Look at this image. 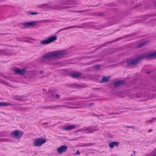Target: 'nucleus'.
<instances>
[{
	"mask_svg": "<svg viewBox=\"0 0 156 156\" xmlns=\"http://www.w3.org/2000/svg\"><path fill=\"white\" fill-rule=\"evenodd\" d=\"M156 57V51L153 53L142 55L136 59H129L127 60V63L129 65H136L139 63L143 59L146 58L148 59H151Z\"/></svg>",
	"mask_w": 156,
	"mask_h": 156,
	"instance_id": "f257e3e1",
	"label": "nucleus"
},
{
	"mask_svg": "<svg viewBox=\"0 0 156 156\" xmlns=\"http://www.w3.org/2000/svg\"><path fill=\"white\" fill-rule=\"evenodd\" d=\"M66 50L56 51L54 52H50L45 54L43 55V58L47 59L60 58L63 55L67 54Z\"/></svg>",
	"mask_w": 156,
	"mask_h": 156,
	"instance_id": "f03ea898",
	"label": "nucleus"
},
{
	"mask_svg": "<svg viewBox=\"0 0 156 156\" xmlns=\"http://www.w3.org/2000/svg\"><path fill=\"white\" fill-rule=\"evenodd\" d=\"M68 0H62L58 2V4L56 5H52L48 6L49 9L54 10H59L67 9L68 7Z\"/></svg>",
	"mask_w": 156,
	"mask_h": 156,
	"instance_id": "7ed1b4c3",
	"label": "nucleus"
},
{
	"mask_svg": "<svg viewBox=\"0 0 156 156\" xmlns=\"http://www.w3.org/2000/svg\"><path fill=\"white\" fill-rule=\"evenodd\" d=\"M57 39V37L55 36H51L47 39L43 40L40 41L41 44L43 45L47 44L50 43Z\"/></svg>",
	"mask_w": 156,
	"mask_h": 156,
	"instance_id": "20e7f679",
	"label": "nucleus"
},
{
	"mask_svg": "<svg viewBox=\"0 0 156 156\" xmlns=\"http://www.w3.org/2000/svg\"><path fill=\"white\" fill-rule=\"evenodd\" d=\"M46 142V140L44 138H37L34 140L33 145L34 146L40 147Z\"/></svg>",
	"mask_w": 156,
	"mask_h": 156,
	"instance_id": "39448f33",
	"label": "nucleus"
},
{
	"mask_svg": "<svg viewBox=\"0 0 156 156\" xmlns=\"http://www.w3.org/2000/svg\"><path fill=\"white\" fill-rule=\"evenodd\" d=\"M37 23V22H28L24 23L23 24V26L21 27L22 29L28 28L30 27L35 26Z\"/></svg>",
	"mask_w": 156,
	"mask_h": 156,
	"instance_id": "423d86ee",
	"label": "nucleus"
},
{
	"mask_svg": "<svg viewBox=\"0 0 156 156\" xmlns=\"http://www.w3.org/2000/svg\"><path fill=\"white\" fill-rule=\"evenodd\" d=\"M68 147L67 146L63 145L58 147L57 149V152L59 154H62L65 152L67 150Z\"/></svg>",
	"mask_w": 156,
	"mask_h": 156,
	"instance_id": "0eeeda50",
	"label": "nucleus"
},
{
	"mask_svg": "<svg viewBox=\"0 0 156 156\" xmlns=\"http://www.w3.org/2000/svg\"><path fill=\"white\" fill-rule=\"evenodd\" d=\"M82 131H85L86 133H91L94 131H96L97 129L94 127H88L87 128H84L82 129Z\"/></svg>",
	"mask_w": 156,
	"mask_h": 156,
	"instance_id": "6e6552de",
	"label": "nucleus"
},
{
	"mask_svg": "<svg viewBox=\"0 0 156 156\" xmlns=\"http://www.w3.org/2000/svg\"><path fill=\"white\" fill-rule=\"evenodd\" d=\"M11 134L13 135L16 138L19 139L20 137L23 135V133L21 132L19 133L17 130L14 131L12 132Z\"/></svg>",
	"mask_w": 156,
	"mask_h": 156,
	"instance_id": "1a4fd4ad",
	"label": "nucleus"
},
{
	"mask_svg": "<svg viewBox=\"0 0 156 156\" xmlns=\"http://www.w3.org/2000/svg\"><path fill=\"white\" fill-rule=\"evenodd\" d=\"M15 72L18 74L24 75L25 73V70L24 69H16L15 70Z\"/></svg>",
	"mask_w": 156,
	"mask_h": 156,
	"instance_id": "9d476101",
	"label": "nucleus"
},
{
	"mask_svg": "<svg viewBox=\"0 0 156 156\" xmlns=\"http://www.w3.org/2000/svg\"><path fill=\"white\" fill-rule=\"evenodd\" d=\"M125 81L124 80H119L113 83L114 86L115 87H118L120 85L124 83Z\"/></svg>",
	"mask_w": 156,
	"mask_h": 156,
	"instance_id": "9b49d317",
	"label": "nucleus"
},
{
	"mask_svg": "<svg viewBox=\"0 0 156 156\" xmlns=\"http://www.w3.org/2000/svg\"><path fill=\"white\" fill-rule=\"evenodd\" d=\"M119 144V143L118 142H112L109 143V146L111 148H112L115 146L117 147Z\"/></svg>",
	"mask_w": 156,
	"mask_h": 156,
	"instance_id": "f8f14e48",
	"label": "nucleus"
},
{
	"mask_svg": "<svg viewBox=\"0 0 156 156\" xmlns=\"http://www.w3.org/2000/svg\"><path fill=\"white\" fill-rule=\"evenodd\" d=\"M81 73H72L70 75L73 78H77L81 75Z\"/></svg>",
	"mask_w": 156,
	"mask_h": 156,
	"instance_id": "ddd939ff",
	"label": "nucleus"
},
{
	"mask_svg": "<svg viewBox=\"0 0 156 156\" xmlns=\"http://www.w3.org/2000/svg\"><path fill=\"white\" fill-rule=\"evenodd\" d=\"M69 87L78 88L80 87H83L82 85L77 84L75 83H73L69 84Z\"/></svg>",
	"mask_w": 156,
	"mask_h": 156,
	"instance_id": "4468645a",
	"label": "nucleus"
},
{
	"mask_svg": "<svg viewBox=\"0 0 156 156\" xmlns=\"http://www.w3.org/2000/svg\"><path fill=\"white\" fill-rule=\"evenodd\" d=\"M110 78L109 77L103 76L102 80L101 81V83H106L109 81Z\"/></svg>",
	"mask_w": 156,
	"mask_h": 156,
	"instance_id": "2eb2a0df",
	"label": "nucleus"
},
{
	"mask_svg": "<svg viewBox=\"0 0 156 156\" xmlns=\"http://www.w3.org/2000/svg\"><path fill=\"white\" fill-rule=\"evenodd\" d=\"M15 99L16 100L21 101H23L25 100L24 97L17 95L15 96Z\"/></svg>",
	"mask_w": 156,
	"mask_h": 156,
	"instance_id": "dca6fc26",
	"label": "nucleus"
},
{
	"mask_svg": "<svg viewBox=\"0 0 156 156\" xmlns=\"http://www.w3.org/2000/svg\"><path fill=\"white\" fill-rule=\"evenodd\" d=\"M0 53H1L2 55H9L7 51L5 50H0Z\"/></svg>",
	"mask_w": 156,
	"mask_h": 156,
	"instance_id": "f3484780",
	"label": "nucleus"
},
{
	"mask_svg": "<svg viewBox=\"0 0 156 156\" xmlns=\"http://www.w3.org/2000/svg\"><path fill=\"white\" fill-rule=\"evenodd\" d=\"M147 43L146 42H144L139 44L137 46V47L139 48H141L144 46Z\"/></svg>",
	"mask_w": 156,
	"mask_h": 156,
	"instance_id": "a211bd4d",
	"label": "nucleus"
},
{
	"mask_svg": "<svg viewBox=\"0 0 156 156\" xmlns=\"http://www.w3.org/2000/svg\"><path fill=\"white\" fill-rule=\"evenodd\" d=\"M59 106L58 105H57L54 106H48L45 107H44V108L46 109H53L54 107H57Z\"/></svg>",
	"mask_w": 156,
	"mask_h": 156,
	"instance_id": "6ab92c4d",
	"label": "nucleus"
},
{
	"mask_svg": "<svg viewBox=\"0 0 156 156\" xmlns=\"http://www.w3.org/2000/svg\"><path fill=\"white\" fill-rule=\"evenodd\" d=\"M78 126V125H77L69 126V130L72 129H76Z\"/></svg>",
	"mask_w": 156,
	"mask_h": 156,
	"instance_id": "aec40b11",
	"label": "nucleus"
},
{
	"mask_svg": "<svg viewBox=\"0 0 156 156\" xmlns=\"http://www.w3.org/2000/svg\"><path fill=\"white\" fill-rule=\"evenodd\" d=\"M48 6V4H44L38 5V7L40 8L44 9Z\"/></svg>",
	"mask_w": 156,
	"mask_h": 156,
	"instance_id": "412c9836",
	"label": "nucleus"
},
{
	"mask_svg": "<svg viewBox=\"0 0 156 156\" xmlns=\"http://www.w3.org/2000/svg\"><path fill=\"white\" fill-rule=\"evenodd\" d=\"M11 105V104L8 103L0 102V106H6Z\"/></svg>",
	"mask_w": 156,
	"mask_h": 156,
	"instance_id": "4be33fe9",
	"label": "nucleus"
},
{
	"mask_svg": "<svg viewBox=\"0 0 156 156\" xmlns=\"http://www.w3.org/2000/svg\"><path fill=\"white\" fill-rule=\"evenodd\" d=\"M28 13L31 14L32 15H34L38 14V13L37 12H28Z\"/></svg>",
	"mask_w": 156,
	"mask_h": 156,
	"instance_id": "5701e85b",
	"label": "nucleus"
},
{
	"mask_svg": "<svg viewBox=\"0 0 156 156\" xmlns=\"http://www.w3.org/2000/svg\"><path fill=\"white\" fill-rule=\"evenodd\" d=\"M88 11V10H79L77 11L76 12H78V13H83V12H87Z\"/></svg>",
	"mask_w": 156,
	"mask_h": 156,
	"instance_id": "b1692460",
	"label": "nucleus"
},
{
	"mask_svg": "<svg viewBox=\"0 0 156 156\" xmlns=\"http://www.w3.org/2000/svg\"><path fill=\"white\" fill-rule=\"evenodd\" d=\"M145 90H143L142 91V94H141L140 96L142 97H144L145 96Z\"/></svg>",
	"mask_w": 156,
	"mask_h": 156,
	"instance_id": "393cba45",
	"label": "nucleus"
},
{
	"mask_svg": "<svg viewBox=\"0 0 156 156\" xmlns=\"http://www.w3.org/2000/svg\"><path fill=\"white\" fill-rule=\"evenodd\" d=\"M7 140L6 139L3 138V139H0V142H2L7 141Z\"/></svg>",
	"mask_w": 156,
	"mask_h": 156,
	"instance_id": "a878e982",
	"label": "nucleus"
},
{
	"mask_svg": "<svg viewBox=\"0 0 156 156\" xmlns=\"http://www.w3.org/2000/svg\"><path fill=\"white\" fill-rule=\"evenodd\" d=\"M93 144L92 143H90L85 144V146H92Z\"/></svg>",
	"mask_w": 156,
	"mask_h": 156,
	"instance_id": "bb28decb",
	"label": "nucleus"
},
{
	"mask_svg": "<svg viewBox=\"0 0 156 156\" xmlns=\"http://www.w3.org/2000/svg\"><path fill=\"white\" fill-rule=\"evenodd\" d=\"M79 27V28H80V27H77L76 26H70V27H69V28H75V27Z\"/></svg>",
	"mask_w": 156,
	"mask_h": 156,
	"instance_id": "cd10ccee",
	"label": "nucleus"
},
{
	"mask_svg": "<svg viewBox=\"0 0 156 156\" xmlns=\"http://www.w3.org/2000/svg\"><path fill=\"white\" fill-rule=\"evenodd\" d=\"M126 127L128 128H130L131 129H135V128L133 126H126Z\"/></svg>",
	"mask_w": 156,
	"mask_h": 156,
	"instance_id": "c85d7f7f",
	"label": "nucleus"
},
{
	"mask_svg": "<svg viewBox=\"0 0 156 156\" xmlns=\"http://www.w3.org/2000/svg\"><path fill=\"white\" fill-rule=\"evenodd\" d=\"M104 14L103 13L101 12H100L98 13V14L97 15V16H102Z\"/></svg>",
	"mask_w": 156,
	"mask_h": 156,
	"instance_id": "c756f323",
	"label": "nucleus"
},
{
	"mask_svg": "<svg viewBox=\"0 0 156 156\" xmlns=\"http://www.w3.org/2000/svg\"><path fill=\"white\" fill-rule=\"evenodd\" d=\"M0 82H1V83H2L3 84H5V82L2 80H0Z\"/></svg>",
	"mask_w": 156,
	"mask_h": 156,
	"instance_id": "7c9ffc66",
	"label": "nucleus"
},
{
	"mask_svg": "<svg viewBox=\"0 0 156 156\" xmlns=\"http://www.w3.org/2000/svg\"><path fill=\"white\" fill-rule=\"evenodd\" d=\"M80 153L79 151H77L75 153V154H80Z\"/></svg>",
	"mask_w": 156,
	"mask_h": 156,
	"instance_id": "2f4dec72",
	"label": "nucleus"
},
{
	"mask_svg": "<svg viewBox=\"0 0 156 156\" xmlns=\"http://www.w3.org/2000/svg\"><path fill=\"white\" fill-rule=\"evenodd\" d=\"M56 98H59L60 97L59 95L58 94H57L56 95Z\"/></svg>",
	"mask_w": 156,
	"mask_h": 156,
	"instance_id": "473e14b6",
	"label": "nucleus"
},
{
	"mask_svg": "<svg viewBox=\"0 0 156 156\" xmlns=\"http://www.w3.org/2000/svg\"><path fill=\"white\" fill-rule=\"evenodd\" d=\"M47 124H48V123H47V122H45V123H43L42 124V125H47Z\"/></svg>",
	"mask_w": 156,
	"mask_h": 156,
	"instance_id": "72a5a7b5",
	"label": "nucleus"
},
{
	"mask_svg": "<svg viewBox=\"0 0 156 156\" xmlns=\"http://www.w3.org/2000/svg\"><path fill=\"white\" fill-rule=\"evenodd\" d=\"M95 67H96L97 69H98L99 68L100 66L99 65L95 66Z\"/></svg>",
	"mask_w": 156,
	"mask_h": 156,
	"instance_id": "f704fd0d",
	"label": "nucleus"
},
{
	"mask_svg": "<svg viewBox=\"0 0 156 156\" xmlns=\"http://www.w3.org/2000/svg\"><path fill=\"white\" fill-rule=\"evenodd\" d=\"M93 105V103H90L89 104V105L90 106H92Z\"/></svg>",
	"mask_w": 156,
	"mask_h": 156,
	"instance_id": "c9c22d12",
	"label": "nucleus"
},
{
	"mask_svg": "<svg viewBox=\"0 0 156 156\" xmlns=\"http://www.w3.org/2000/svg\"><path fill=\"white\" fill-rule=\"evenodd\" d=\"M153 119H152V118L150 120H149L148 122H152L153 121Z\"/></svg>",
	"mask_w": 156,
	"mask_h": 156,
	"instance_id": "e433bc0d",
	"label": "nucleus"
},
{
	"mask_svg": "<svg viewBox=\"0 0 156 156\" xmlns=\"http://www.w3.org/2000/svg\"><path fill=\"white\" fill-rule=\"evenodd\" d=\"M64 129L66 130H68V126H67L64 128Z\"/></svg>",
	"mask_w": 156,
	"mask_h": 156,
	"instance_id": "4c0bfd02",
	"label": "nucleus"
},
{
	"mask_svg": "<svg viewBox=\"0 0 156 156\" xmlns=\"http://www.w3.org/2000/svg\"><path fill=\"white\" fill-rule=\"evenodd\" d=\"M68 29V28H64V29H61V30H59V31H61V30H66V29Z\"/></svg>",
	"mask_w": 156,
	"mask_h": 156,
	"instance_id": "58836bf2",
	"label": "nucleus"
},
{
	"mask_svg": "<svg viewBox=\"0 0 156 156\" xmlns=\"http://www.w3.org/2000/svg\"><path fill=\"white\" fill-rule=\"evenodd\" d=\"M152 131V129H150V130H149L148 131V133H149V132H151Z\"/></svg>",
	"mask_w": 156,
	"mask_h": 156,
	"instance_id": "ea45409f",
	"label": "nucleus"
},
{
	"mask_svg": "<svg viewBox=\"0 0 156 156\" xmlns=\"http://www.w3.org/2000/svg\"><path fill=\"white\" fill-rule=\"evenodd\" d=\"M152 118L153 120H156V118Z\"/></svg>",
	"mask_w": 156,
	"mask_h": 156,
	"instance_id": "a19ab883",
	"label": "nucleus"
},
{
	"mask_svg": "<svg viewBox=\"0 0 156 156\" xmlns=\"http://www.w3.org/2000/svg\"><path fill=\"white\" fill-rule=\"evenodd\" d=\"M79 131V130H76V131H74V132L75 133H77L78 131Z\"/></svg>",
	"mask_w": 156,
	"mask_h": 156,
	"instance_id": "79ce46f5",
	"label": "nucleus"
},
{
	"mask_svg": "<svg viewBox=\"0 0 156 156\" xmlns=\"http://www.w3.org/2000/svg\"><path fill=\"white\" fill-rule=\"evenodd\" d=\"M118 113H114V114H118Z\"/></svg>",
	"mask_w": 156,
	"mask_h": 156,
	"instance_id": "37998d69",
	"label": "nucleus"
},
{
	"mask_svg": "<svg viewBox=\"0 0 156 156\" xmlns=\"http://www.w3.org/2000/svg\"><path fill=\"white\" fill-rule=\"evenodd\" d=\"M43 73V72L42 71H41V74Z\"/></svg>",
	"mask_w": 156,
	"mask_h": 156,
	"instance_id": "c03bdc74",
	"label": "nucleus"
},
{
	"mask_svg": "<svg viewBox=\"0 0 156 156\" xmlns=\"http://www.w3.org/2000/svg\"><path fill=\"white\" fill-rule=\"evenodd\" d=\"M69 108H72V107H70V106H69Z\"/></svg>",
	"mask_w": 156,
	"mask_h": 156,
	"instance_id": "a18cd8bd",
	"label": "nucleus"
},
{
	"mask_svg": "<svg viewBox=\"0 0 156 156\" xmlns=\"http://www.w3.org/2000/svg\"><path fill=\"white\" fill-rule=\"evenodd\" d=\"M150 73V72H147V73Z\"/></svg>",
	"mask_w": 156,
	"mask_h": 156,
	"instance_id": "49530a36",
	"label": "nucleus"
},
{
	"mask_svg": "<svg viewBox=\"0 0 156 156\" xmlns=\"http://www.w3.org/2000/svg\"><path fill=\"white\" fill-rule=\"evenodd\" d=\"M95 115L96 116H98V115L96 114Z\"/></svg>",
	"mask_w": 156,
	"mask_h": 156,
	"instance_id": "de8ad7c7",
	"label": "nucleus"
},
{
	"mask_svg": "<svg viewBox=\"0 0 156 156\" xmlns=\"http://www.w3.org/2000/svg\"><path fill=\"white\" fill-rule=\"evenodd\" d=\"M111 114H114V113H112Z\"/></svg>",
	"mask_w": 156,
	"mask_h": 156,
	"instance_id": "09e8293b",
	"label": "nucleus"
},
{
	"mask_svg": "<svg viewBox=\"0 0 156 156\" xmlns=\"http://www.w3.org/2000/svg\"><path fill=\"white\" fill-rule=\"evenodd\" d=\"M131 156H133V154H132L131 155Z\"/></svg>",
	"mask_w": 156,
	"mask_h": 156,
	"instance_id": "8fccbe9b",
	"label": "nucleus"
},
{
	"mask_svg": "<svg viewBox=\"0 0 156 156\" xmlns=\"http://www.w3.org/2000/svg\"><path fill=\"white\" fill-rule=\"evenodd\" d=\"M71 7V6H69V7Z\"/></svg>",
	"mask_w": 156,
	"mask_h": 156,
	"instance_id": "3c124183",
	"label": "nucleus"
}]
</instances>
